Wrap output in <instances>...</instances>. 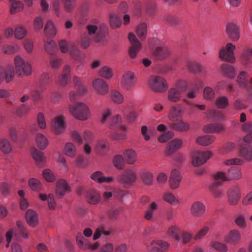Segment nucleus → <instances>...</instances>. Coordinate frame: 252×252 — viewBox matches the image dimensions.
Here are the masks:
<instances>
[{
  "label": "nucleus",
  "mask_w": 252,
  "mask_h": 252,
  "mask_svg": "<svg viewBox=\"0 0 252 252\" xmlns=\"http://www.w3.org/2000/svg\"><path fill=\"white\" fill-rule=\"evenodd\" d=\"M88 35L96 42L104 40L108 32V28L106 25L100 23L97 19H93L89 22L86 26Z\"/></svg>",
  "instance_id": "f257e3e1"
},
{
  "label": "nucleus",
  "mask_w": 252,
  "mask_h": 252,
  "mask_svg": "<svg viewBox=\"0 0 252 252\" xmlns=\"http://www.w3.org/2000/svg\"><path fill=\"white\" fill-rule=\"evenodd\" d=\"M69 111L75 118L80 121L87 120L90 116L89 107L82 102H78L73 105H70Z\"/></svg>",
  "instance_id": "f03ea898"
},
{
  "label": "nucleus",
  "mask_w": 252,
  "mask_h": 252,
  "mask_svg": "<svg viewBox=\"0 0 252 252\" xmlns=\"http://www.w3.org/2000/svg\"><path fill=\"white\" fill-rule=\"evenodd\" d=\"M186 89V85L184 82L179 81L176 83L175 87L170 89L167 93V99L172 102H177L181 97V93Z\"/></svg>",
  "instance_id": "7ed1b4c3"
},
{
  "label": "nucleus",
  "mask_w": 252,
  "mask_h": 252,
  "mask_svg": "<svg viewBox=\"0 0 252 252\" xmlns=\"http://www.w3.org/2000/svg\"><path fill=\"white\" fill-rule=\"evenodd\" d=\"M151 89L156 92L163 93L166 91L168 85L166 80L159 76H153L149 80Z\"/></svg>",
  "instance_id": "20e7f679"
},
{
  "label": "nucleus",
  "mask_w": 252,
  "mask_h": 252,
  "mask_svg": "<svg viewBox=\"0 0 252 252\" xmlns=\"http://www.w3.org/2000/svg\"><path fill=\"white\" fill-rule=\"evenodd\" d=\"M236 82L239 88L245 89L248 94L252 96V77L249 79L248 73L245 71H242L238 75Z\"/></svg>",
  "instance_id": "39448f33"
},
{
  "label": "nucleus",
  "mask_w": 252,
  "mask_h": 252,
  "mask_svg": "<svg viewBox=\"0 0 252 252\" xmlns=\"http://www.w3.org/2000/svg\"><path fill=\"white\" fill-rule=\"evenodd\" d=\"M212 153L210 151H195L192 153L191 163L193 166H199L205 163L210 158Z\"/></svg>",
  "instance_id": "423d86ee"
},
{
  "label": "nucleus",
  "mask_w": 252,
  "mask_h": 252,
  "mask_svg": "<svg viewBox=\"0 0 252 252\" xmlns=\"http://www.w3.org/2000/svg\"><path fill=\"white\" fill-rule=\"evenodd\" d=\"M235 48V46L231 43H227L225 47H222L220 49L219 58L221 60L231 63H234L235 61L234 56V50Z\"/></svg>",
  "instance_id": "0eeeda50"
},
{
  "label": "nucleus",
  "mask_w": 252,
  "mask_h": 252,
  "mask_svg": "<svg viewBox=\"0 0 252 252\" xmlns=\"http://www.w3.org/2000/svg\"><path fill=\"white\" fill-rule=\"evenodd\" d=\"M16 72L19 75L26 74L28 75L31 73L32 67L30 64L25 63L19 56H16L14 60Z\"/></svg>",
  "instance_id": "6e6552de"
},
{
  "label": "nucleus",
  "mask_w": 252,
  "mask_h": 252,
  "mask_svg": "<svg viewBox=\"0 0 252 252\" xmlns=\"http://www.w3.org/2000/svg\"><path fill=\"white\" fill-rule=\"evenodd\" d=\"M136 179V175L134 172L131 170L124 171L118 177V181L123 184L125 188L129 187Z\"/></svg>",
  "instance_id": "1a4fd4ad"
},
{
  "label": "nucleus",
  "mask_w": 252,
  "mask_h": 252,
  "mask_svg": "<svg viewBox=\"0 0 252 252\" xmlns=\"http://www.w3.org/2000/svg\"><path fill=\"white\" fill-rule=\"evenodd\" d=\"M225 32L228 37L233 42L237 41L240 38V32L239 26L235 23L227 24Z\"/></svg>",
  "instance_id": "9d476101"
},
{
  "label": "nucleus",
  "mask_w": 252,
  "mask_h": 252,
  "mask_svg": "<svg viewBox=\"0 0 252 252\" xmlns=\"http://www.w3.org/2000/svg\"><path fill=\"white\" fill-rule=\"evenodd\" d=\"M228 202L231 205L237 204L241 197L240 188L238 186H234L230 188L227 192Z\"/></svg>",
  "instance_id": "9b49d317"
},
{
  "label": "nucleus",
  "mask_w": 252,
  "mask_h": 252,
  "mask_svg": "<svg viewBox=\"0 0 252 252\" xmlns=\"http://www.w3.org/2000/svg\"><path fill=\"white\" fill-rule=\"evenodd\" d=\"M128 39L131 44V46L129 48L128 51L129 55L131 59H135L141 49V44L135 35L132 33H129Z\"/></svg>",
  "instance_id": "f8f14e48"
},
{
  "label": "nucleus",
  "mask_w": 252,
  "mask_h": 252,
  "mask_svg": "<svg viewBox=\"0 0 252 252\" xmlns=\"http://www.w3.org/2000/svg\"><path fill=\"white\" fill-rule=\"evenodd\" d=\"M136 82L134 73L130 71L126 72L123 75L122 79V85L127 91L132 90Z\"/></svg>",
  "instance_id": "ddd939ff"
},
{
  "label": "nucleus",
  "mask_w": 252,
  "mask_h": 252,
  "mask_svg": "<svg viewBox=\"0 0 252 252\" xmlns=\"http://www.w3.org/2000/svg\"><path fill=\"white\" fill-rule=\"evenodd\" d=\"M92 86L96 93L100 95H105L108 93V84L102 79H95L92 82Z\"/></svg>",
  "instance_id": "4468645a"
},
{
  "label": "nucleus",
  "mask_w": 252,
  "mask_h": 252,
  "mask_svg": "<svg viewBox=\"0 0 252 252\" xmlns=\"http://www.w3.org/2000/svg\"><path fill=\"white\" fill-rule=\"evenodd\" d=\"M183 111L179 104L173 105L169 109L168 119L171 123L178 122L182 118Z\"/></svg>",
  "instance_id": "2eb2a0df"
},
{
  "label": "nucleus",
  "mask_w": 252,
  "mask_h": 252,
  "mask_svg": "<svg viewBox=\"0 0 252 252\" xmlns=\"http://www.w3.org/2000/svg\"><path fill=\"white\" fill-rule=\"evenodd\" d=\"M206 211L205 204L201 201H196L191 205L190 212L194 217H201L203 216Z\"/></svg>",
  "instance_id": "dca6fc26"
},
{
  "label": "nucleus",
  "mask_w": 252,
  "mask_h": 252,
  "mask_svg": "<svg viewBox=\"0 0 252 252\" xmlns=\"http://www.w3.org/2000/svg\"><path fill=\"white\" fill-rule=\"evenodd\" d=\"M54 132L57 134L63 132L65 129V123L63 116H58L54 118L52 124Z\"/></svg>",
  "instance_id": "f3484780"
},
{
  "label": "nucleus",
  "mask_w": 252,
  "mask_h": 252,
  "mask_svg": "<svg viewBox=\"0 0 252 252\" xmlns=\"http://www.w3.org/2000/svg\"><path fill=\"white\" fill-rule=\"evenodd\" d=\"M241 234L237 229L231 230L224 238V241L228 244L236 245L241 240Z\"/></svg>",
  "instance_id": "a211bd4d"
},
{
  "label": "nucleus",
  "mask_w": 252,
  "mask_h": 252,
  "mask_svg": "<svg viewBox=\"0 0 252 252\" xmlns=\"http://www.w3.org/2000/svg\"><path fill=\"white\" fill-rule=\"evenodd\" d=\"M183 141L180 139L175 138L170 141L165 152L167 156L172 155L176 150L181 147Z\"/></svg>",
  "instance_id": "6ab92c4d"
},
{
  "label": "nucleus",
  "mask_w": 252,
  "mask_h": 252,
  "mask_svg": "<svg viewBox=\"0 0 252 252\" xmlns=\"http://www.w3.org/2000/svg\"><path fill=\"white\" fill-rule=\"evenodd\" d=\"M152 247L150 252H163L168 249L169 244L160 240H153L151 243Z\"/></svg>",
  "instance_id": "aec40b11"
},
{
  "label": "nucleus",
  "mask_w": 252,
  "mask_h": 252,
  "mask_svg": "<svg viewBox=\"0 0 252 252\" xmlns=\"http://www.w3.org/2000/svg\"><path fill=\"white\" fill-rule=\"evenodd\" d=\"M182 177L180 172L177 169H174L171 171L170 179L169 184L172 189H177L181 181Z\"/></svg>",
  "instance_id": "412c9836"
},
{
  "label": "nucleus",
  "mask_w": 252,
  "mask_h": 252,
  "mask_svg": "<svg viewBox=\"0 0 252 252\" xmlns=\"http://www.w3.org/2000/svg\"><path fill=\"white\" fill-rule=\"evenodd\" d=\"M69 190V187L66 181L63 179L60 180L56 186V194L59 198L62 197L66 192Z\"/></svg>",
  "instance_id": "4be33fe9"
},
{
  "label": "nucleus",
  "mask_w": 252,
  "mask_h": 252,
  "mask_svg": "<svg viewBox=\"0 0 252 252\" xmlns=\"http://www.w3.org/2000/svg\"><path fill=\"white\" fill-rule=\"evenodd\" d=\"M171 51L166 46L158 47L153 51V55L158 60H163L170 54Z\"/></svg>",
  "instance_id": "5701e85b"
},
{
  "label": "nucleus",
  "mask_w": 252,
  "mask_h": 252,
  "mask_svg": "<svg viewBox=\"0 0 252 252\" xmlns=\"http://www.w3.org/2000/svg\"><path fill=\"white\" fill-rule=\"evenodd\" d=\"M91 178L94 181L98 183H110L113 181L114 178L112 177H105L102 172L98 171L93 173Z\"/></svg>",
  "instance_id": "b1692460"
},
{
  "label": "nucleus",
  "mask_w": 252,
  "mask_h": 252,
  "mask_svg": "<svg viewBox=\"0 0 252 252\" xmlns=\"http://www.w3.org/2000/svg\"><path fill=\"white\" fill-rule=\"evenodd\" d=\"M168 126L171 129L179 131H187L190 129L189 124L182 120L177 123H170Z\"/></svg>",
  "instance_id": "393cba45"
},
{
  "label": "nucleus",
  "mask_w": 252,
  "mask_h": 252,
  "mask_svg": "<svg viewBox=\"0 0 252 252\" xmlns=\"http://www.w3.org/2000/svg\"><path fill=\"white\" fill-rule=\"evenodd\" d=\"M109 147L108 142L105 139L99 140L95 147V151L99 155H104L108 151Z\"/></svg>",
  "instance_id": "a878e982"
},
{
  "label": "nucleus",
  "mask_w": 252,
  "mask_h": 252,
  "mask_svg": "<svg viewBox=\"0 0 252 252\" xmlns=\"http://www.w3.org/2000/svg\"><path fill=\"white\" fill-rule=\"evenodd\" d=\"M71 68L68 65H65L63 69V73L59 77V80L62 86L66 85L70 79Z\"/></svg>",
  "instance_id": "bb28decb"
},
{
  "label": "nucleus",
  "mask_w": 252,
  "mask_h": 252,
  "mask_svg": "<svg viewBox=\"0 0 252 252\" xmlns=\"http://www.w3.org/2000/svg\"><path fill=\"white\" fill-rule=\"evenodd\" d=\"M33 158L38 166H42L46 162V158L43 153L36 149H34L32 152Z\"/></svg>",
  "instance_id": "cd10ccee"
},
{
  "label": "nucleus",
  "mask_w": 252,
  "mask_h": 252,
  "mask_svg": "<svg viewBox=\"0 0 252 252\" xmlns=\"http://www.w3.org/2000/svg\"><path fill=\"white\" fill-rule=\"evenodd\" d=\"M86 198L87 202L91 204H96L100 200V196L99 193L93 189L87 192Z\"/></svg>",
  "instance_id": "c85d7f7f"
},
{
  "label": "nucleus",
  "mask_w": 252,
  "mask_h": 252,
  "mask_svg": "<svg viewBox=\"0 0 252 252\" xmlns=\"http://www.w3.org/2000/svg\"><path fill=\"white\" fill-rule=\"evenodd\" d=\"M204 131L207 133H219L225 130L224 127L220 124H211L204 126Z\"/></svg>",
  "instance_id": "c756f323"
},
{
  "label": "nucleus",
  "mask_w": 252,
  "mask_h": 252,
  "mask_svg": "<svg viewBox=\"0 0 252 252\" xmlns=\"http://www.w3.org/2000/svg\"><path fill=\"white\" fill-rule=\"evenodd\" d=\"M76 240L79 248L83 250H90V243L88 240L83 236L82 233H78L77 234Z\"/></svg>",
  "instance_id": "7c9ffc66"
},
{
  "label": "nucleus",
  "mask_w": 252,
  "mask_h": 252,
  "mask_svg": "<svg viewBox=\"0 0 252 252\" xmlns=\"http://www.w3.org/2000/svg\"><path fill=\"white\" fill-rule=\"evenodd\" d=\"M239 156L246 161L252 160V148L250 146H244L240 148Z\"/></svg>",
  "instance_id": "2f4dec72"
},
{
  "label": "nucleus",
  "mask_w": 252,
  "mask_h": 252,
  "mask_svg": "<svg viewBox=\"0 0 252 252\" xmlns=\"http://www.w3.org/2000/svg\"><path fill=\"white\" fill-rule=\"evenodd\" d=\"M213 179L214 182L211 184L220 186L222 185L224 181H228L227 175L222 171H219L214 174Z\"/></svg>",
  "instance_id": "473e14b6"
},
{
  "label": "nucleus",
  "mask_w": 252,
  "mask_h": 252,
  "mask_svg": "<svg viewBox=\"0 0 252 252\" xmlns=\"http://www.w3.org/2000/svg\"><path fill=\"white\" fill-rule=\"evenodd\" d=\"M25 217L27 222L30 226L34 227L37 225L38 219L37 214L35 211L28 210L26 213Z\"/></svg>",
  "instance_id": "72a5a7b5"
},
{
  "label": "nucleus",
  "mask_w": 252,
  "mask_h": 252,
  "mask_svg": "<svg viewBox=\"0 0 252 252\" xmlns=\"http://www.w3.org/2000/svg\"><path fill=\"white\" fill-rule=\"evenodd\" d=\"M207 117L213 121H221L225 119V116L220 111L211 109L205 112Z\"/></svg>",
  "instance_id": "f704fd0d"
},
{
  "label": "nucleus",
  "mask_w": 252,
  "mask_h": 252,
  "mask_svg": "<svg viewBox=\"0 0 252 252\" xmlns=\"http://www.w3.org/2000/svg\"><path fill=\"white\" fill-rule=\"evenodd\" d=\"M35 142L37 147L40 150L45 149L49 144L48 138L43 134L37 133L35 137Z\"/></svg>",
  "instance_id": "c9c22d12"
},
{
  "label": "nucleus",
  "mask_w": 252,
  "mask_h": 252,
  "mask_svg": "<svg viewBox=\"0 0 252 252\" xmlns=\"http://www.w3.org/2000/svg\"><path fill=\"white\" fill-rule=\"evenodd\" d=\"M242 129L247 133V134L244 137V141L247 143L252 142V122L243 124Z\"/></svg>",
  "instance_id": "e433bc0d"
},
{
  "label": "nucleus",
  "mask_w": 252,
  "mask_h": 252,
  "mask_svg": "<svg viewBox=\"0 0 252 252\" xmlns=\"http://www.w3.org/2000/svg\"><path fill=\"white\" fill-rule=\"evenodd\" d=\"M121 118L119 115H117L112 118L110 123L108 124V126L113 129H115L120 127L122 129L126 130L127 128L126 126H121Z\"/></svg>",
  "instance_id": "4c0bfd02"
},
{
  "label": "nucleus",
  "mask_w": 252,
  "mask_h": 252,
  "mask_svg": "<svg viewBox=\"0 0 252 252\" xmlns=\"http://www.w3.org/2000/svg\"><path fill=\"white\" fill-rule=\"evenodd\" d=\"M227 175L228 177V181L230 180H239L242 177L241 170L234 167H231L228 170Z\"/></svg>",
  "instance_id": "58836bf2"
},
{
  "label": "nucleus",
  "mask_w": 252,
  "mask_h": 252,
  "mask_svg": "<svg viewBox=\"0 0 252 252\" xmlns=\"http://www.w3.org/2000/svg\"><path fill=\"white\" fill-rule=\"evenodd\" d=\"M215 139V137L214 136L206 135L198 137L196 142L201 145L207 146L212 143Z\"/></svg>",
  "instance_id": "ea45409f"
},
{
  "label": "nucleus",
  "mask_w": 252,
  "mask_h": 252,
  "mask_svg": "<svg viewBox=\"0 0 252 252\" xmlns=\"http://www.w3.org/2000/svg\"><path fill=\"white\" fill-rule=\"evenodd\" d=\"M56 33V28L51 21H49L45 25L44 28V34L48 37H50L55 35Z\"/></svg>",
  "instance_id": "a19ab883"
},
{
  "label": "nucleus",
  "mask_w": 252,
  "mask_h": 252,
  "mask_svg": "<svg viewBox=\"0 0 252 252\" xmlns=\"http://www.w3.org/2000/svg\"><path fill=\"white\" fill-rule=\"evenodd\" d=\"M221 69L224 75L229 78H233L235 75V69L230 64L223 63L221 65Z\"/></svg>",
  "instance_id": "79ce46f5"
},
{
  "label": "nucleus",
  "mask_w": 252,
  "mask_h": 252,
  "mask_svg": "<svg viewBox=\"0 0 252 252\" xmlns=\"http://www.w3.org/2000/svg\"><path fill=\"white\" fill-rule=\"evenodd\" d=\"M167 234L176 241H179L181 240V231L176 226L173 225L170 227L168 229Z\"/></svg>",
  "instance_id": "37998d69"
},
{
  "label": "nucleus",
  "mask_w": 252,
  "mask_h": 252,
  "mask_svg": "<svg viewBox=\"0 0 252 252\" xmlns=\"http://www.w3.org/2000/svg\"><path fill=\"white\" fill-rule=\"evenodd\" d=\"M109 23L111 27L113 29L120 28L122 25L120 17L114 13H110L109 15Z\"/></svg>",
  "instance_id": "c03bdc74"
},
{
  "label": "nucleus",
  "mask_w": 252,
  "mask_h": 252,
  "mask_svg": "<svg viewBox=\"0 0 252 252\" xmlns=\"http://www.w3.org/2000/svg\"><path fill=\"white\" fill-rule=\"evenodd\" d=\"M64 154L71 158H74L76 155V149L72 143L68 142L64 147Z\"/></svg>",
  "instance_id": "a18cd8bd"
},
{
  "label": "nucleus",
  "mask_w": 252,
  "mask_h": 252,
  "mask_svg": "<svg viewBox=\"0 0 252 252\" xmlns=\"http://www.w3.org/2000/svg\"><path fill=\"white\" fill-rule=\"evenodd\" d=\"M125 160L128 164L134 163L136 159L135 152L132 150H126L124 153Z\"/></svg>",
  "instance_id": "49530a36"
},
{
  "label": "nucleus",
  "mask_w": 252,
  "mask_h": 252,
  "mask_svg": "<svg viewBox=\"0 0 252 252\" xmlns=\"http://www.w3.org/2000/svg\"><path fill=\"white\" fill-rule=\"evenodd\" d=\"M64 11L71 13L75 7V0H61Z\"/></svg>",
  "instance_id": "de8ad7c7"
},
{
  "label": "nucleus",
  "mask_w": 252,
  "mask_h": 252,
  "mask_svg": "<svg viewBox=\"0 0 252 252\" xmlns=\"http://www.w3.org/2000/svg\"><path fill=\"white\" fill-rule=\"evenodd\" d=\"M217 107L220 109H224L229 105L228 98L225 96L218 97L215 101Z\"/></svg>",
  "instance_id": "09e8293b"
},
{
  "label": "nucleus",
  "mask_w": 252,
  "mask_h": 252,
  "mask_svg": "<svg viewBox=\"0 0 252 252\" xmlns=\"http://www.w3.org/2000/svg\"><path fill=\"white\" fill-rule=\"evenodd\" d=\"M0 149L4 154H9L11 151V146L8 140L2 138L0 140Z\"/></svg>",
  "instance_id": "8fccbe9b"
},
{
  "label": "nucleus",
  "mask_w": 252,
  "mask_h": 252,
  "mask_svg": "<svg viewBox=\"0 0 252 252\" xmlns=\"http://www.w3.org/2000/svg\"><path fill=\"white\" fill-rule=\"evenodd\" d=\"M50 79V78L48 73H43L39 80V88L42 91H44L46 89L45 86L49 82Z\"/></svg>",
  "instance_id": "3c124183"
},
{
  "label": "nucleus",
  "mask_w": 252,
  "mask_h": 252,
  "mask_svg": "<svg viewBox=\"0 0 252 252\" xmlns=\"http://www.w3.org/2000/svg\"><path fill=\"white\" fill-rule=\"evenodd\" d=\"M147 32V25L145 23H142L137 27V35L141 40H143L145 39Z\"/></svg>",
  "instance_id": "603ef678"
},
{
  "label": "nucleus",
  "mask_w": 252,
  "mask_h": 252,
  "mask_svg": "<svg viewBox=\"0 0 252 252\" xmlns=\"http://www.w3.org/2000/svg\"><path fill=\"white\" fill-rule=\"evenodd\" d=\"M113 75V73L112 69L107 66H105L101 68L99 71V75L106 79L112 78Z\"/></svg>",
  "instance_id": "864d4df0"
},
{
  "label": "nucleus",
  "mask_w": 252,
  "mask_h": 252,
  "mask_svg": "<svg viewBox=\"0 0 252 252\" xmlns=\"http://www.w3.org/2000/svg\"><path fill=\"white\" fill-rule=\"evenodd\" d=\"M188 67L190 71L193 73H199L202 70L201 64L195 61H188Z\"/></svg>",
  "instance_id": "5fc2aeb1"
},
{
  "label": "nucleus",
  "mask_w": 252,
  "mask_h": 252,
  "mask_svg": "<svg viewBox=\"0 0 252 252\" xmlns=\"http://www.w3.org/2000/svg\"><path fill=\"white\" fill-rule=\"evenodd\" d=\"M111 99L116 104H121L123 102L124 98L123 94L118 91H113L111 93Z\"/></svg>",
  "instance_id": "6e6d98bb"
},
{
  "label": "nucleus",
  "mask_w": 252,
  "mask_h": 252,
  "mask_svg": "<svg viewBox=\"0 0 252 252\" xmlns=\"http://www.w3.org/2000/svg\"><path fill=\"white\" fill-rule=\"evenodd\" d=\"M113 196L116 199L122 201L128 195V192L124 189L118 188H113Z\"/></svg>",
  "instance_id": "4d7b16f0"
},
{
  "label": "nucleus",
  "mask_w": 252,
  "mask_h": 252,
  "mask_svg": "<svg viewBox=\"0 0 252 252\" xmlns=\"http://www.w3.org/2000/svg\"><path fill=\"white\" fill-rule=\"evenodd\" d=\"M45 50L49 55H53L57 50L56 43L53 40L46 41L45 43Z\"/></svg>",
  "instance_id": "13d9d810"
},
{
  "label": "nucleus",
  "mask_w": 252,
  "mask_h": 252,
  "mask_svg": "<svg viewBox=\"0 0 252 252\" xmlns=\"http://www.w3.org/2000/svg\"><path fill=\"white\" fill-rule=\"evenodd\" d=\"M220 186L210 184L209 186V189L212 193L215 198H221L224 195L223 192L218 188Z\"/></svg>",
  "instance_id": "bf43d9fd"
},
{
  "label": "nucleus",
  "mask_w": 252,
  "mask_h": 252,
  "mask_svg": "<svg viewBox=\"0 0 252 252\" xmlns=\"http://www.w3.org/2000/svg\"><path fill=\"white\" fill-rule=\"evenodd\" d=\"M124 211L122 207H119L110 210L108 212L109 218L111 220H116L118 216Z\"/></svg>",
  "instance_id": "052dcab7"
},
{
  "label": "nucleus",
  "mask_w": 252,
  "mask_h": 252,
  "mask_svg": "<svg viewBox=\"0 0 252 252\" xmlns=\"http://www.w3.org/2000/svg\"><path fill=\"white\" fill-rule=\"evenodd\" d=\"M141 177L144 183L148 185L152 184L153 180V175L149 171H143L141 173Z\"/></svg>",
  "instance_id": "680f3d73"
},
{
  "label": "nucleus",
  "mask_w": 252,
  "mask_h": 252,
  "mask_svg": "<svg viewBox=\"0 0 252 252\" xmlns=\"http://www.w3.org/2000/svg\"><path fill=\"white\" fill-rule=\"evenodd\" d=\"M157 205L155 202H152L148 210L145 213V218L147 220H151L154 217V211L156 210Z\"/></svg>",
  "instance_id": "e2e57ef3"
},
{
  "label": "nucleus",
  "mask_w": 252,
  "mask_h": 252,
  "mask_svg": "<svg viewBox=\"0 0 252 252\" xmlns=\"http://www.w3.org/2000/svg\"><path fill=\"white\" fill-rule=\"evenodd\" d=\"M14 76V70L12 66H8L4 68V78L7 83L11 82Z\"/></svg>",
  "instance_id": "0e129e2a"
},
{
  "label": "nucleus",
  "mask_w": 252,
  "mask_h": 252,
  "mask_svg": "<svg viewBox=\"0 0 252 252\" xmlns=\"http://www.w3.org/2000/svg\"><path fill=\"white\" fill-rule=\"evenodd\" d=\"M113 163L114 165L118 169H122L124 167V159L121 155H116L114 157Z\"/></svg>",
  "instance_id": "69168bd1"
},
{
  "label": "nucleus",
  "mask_w": 252,
  "mask_h": 252,
  "mask_svg": "<svg viewBox=\"0 0 252 252\" xmlns=\"http://www.w3.org/2000/svg\"><path fill=\"white\" fill-rule=\"evenodd\" d=\"M163 199L167 202L172 205H177L179 203V201L172 193L167 192L164 194L163 196Z\"/></svg>",
  "instance_id": "338daca9"
},
{
  "label": "nucleus",
  "mask_w": 252,
  "mask_h": 252,
  "mask_svg": "<svg viewBox=\"0 0 252 252\" xmlns=\"http://www.w3.org/2000/svg\"><path fill=\"white\" fill-rule=\"evenodd\" d=\"M24 8V4L20 1H16L14 2H12L11 4L10 7V13L13 14L22 11Z\"/></svg>",
  "instance_id": "774afa93"
}]
</instances>
